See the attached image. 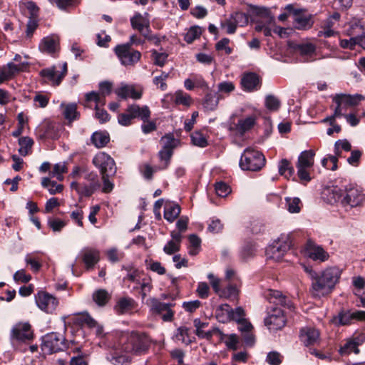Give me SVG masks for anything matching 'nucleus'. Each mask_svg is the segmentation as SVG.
I'll use <instances>...</instances> for the list:
<instances>
[{
	"mask_svg": "<svg viewBox=\"0 0 365 365\" xmlns=\"http://www.w3.org/2000/svg\"><path fill=\"white\" fill-rule=\"evenodd\" d=\"M341 276V270L328 267L320 273L310 271L311 292L314 297H322L331 293Z\"/></svg>",
	"mask_w": 365,
	"mask_h": 365,
	"instance_id": "nucleus-1",
	"label": "nucleus"
},
{
	"mask_svg": "<svg viewBox=\"0 0 365 365\" xmlns=\"http://www.w3.org/2000/svg\"><path fill=\"white\" fill-rule=\"evenodd\" d=\"M151 341L150 338L145 333L133 331L127 336L121 345V349L126 354L143 356L148 352Z\"/></svg>",
	"mask_w": 365,
	"mask_h": 365,
	"instance_id": "nucleus-2",
	"label": "nucleus"
},
{
	"mask_svg": "<svg viewBox=\"0 0 365 365\" xmlns=\"http://www.w3.org/2000/svg\"><path fill=\"white\" fill-rule=\"evenodd\" d=\"M364 99L365 97L361 94H336L332 97V101L336 104V107L331 120L333 121L334 118L343 116L349 108L357 106Z\"/></svg>",
	"mask_w": 365,
	"mask_h": 365,
	"instance_id": "nucleus-3",
	"label": "nucleus"
},
{
	"mask_svg": "<svg viewBox=\"0 0 365 365\" xmlns=\"http://www.w3.org/2000/svg\"><path fill=\"white\" fill-rule=\"evenodd\" d=\"M365 205V195L356 185H349L343 192L341 205L345 210L362 207Z\"/></svg>",
	"mask_w": 365,
	"mask_h": 365,
	"instance_id": "nucleus-4",
	"label": "nucleus"
},
{
	"mask_svg": "<svg viewBox=\"0 0 365 365\" xmlns=\"http://www.w3.org/2000/svg\"><path fill=\"white\" fill-rule=\"evenodd\" d=\"M264 164V155L251 148H247L244 150L240 160V166L244 170L257 171Z\"/></svg>",
	"mask_w": 365,
	"mask_h": 365,
	"instance_id": "nucleus-5",
	"label": "nucleus"
},
{
	"mask_svg": "<svg viewBox=\"0 0 365 365\" xmlns=\"http://www.w3.org/2000/svg\"><path fill=\"white\" fill-rule=\"evenodd\" d=\"M114 51L121 64L125 66H134L141 58L140 52L133 49L130 44L118 45L115 47Z\"/></svg>",
	"mask_w": 365,
	"mask_h": 365,
	"instance_id": "nucleus-6",
	"label": "nucleus"
},
{
	"mask_svg": "<svg viewBox=\"0 0 365 365\" xmlns=\"http://www.w3.org/2000/svg\"><path fill=\"white\" fill-rule=\"evenodd\" d=\"M290 247L291 241L288 235H281L277 240H275L267 248V257L274 261H279Z\"/></svg>",
	"mask_w": 365,
	"mask_h": 365,
	"instance_id": "nucleus-7",
	"label": "nucleus"
},
{
	"mask_svg": "<svg viewBox=\"0 0 365 365\" xmlns=\"http://www.w3.org/2000/svg\"><path fill=\"white\" fill-rule=\"evenodd\" d=\"M66 347L64 336L58 333H49L42 339L41 349L47 354L63 351Z\"/></svg>",
	"mask_w": 365,
	"mask_h": 365,
	"instance_id": "nucleus-8",
	"label": "nucleus"
},
{
	"mask_svg": "<svg viewBox=\"0 0 365 365\" xmlns=\"http://www.w3.org/2000/svg\"><path fill=\"white\" fill-rule=\"evenodd\" d=\"M93 163L100 170L101 175H114L116 172L114 160L104 152L97 153L93 159Z\"/></svg>",
	"mask_w": 365,
	"mask_h": 365,
	"instance_id": "nucleus-9",
	"label": "nucleus"
},
{
	"mask_svg": "<svg viewBox=\"0 0 365 365\" xmlns=\"http://www.w3.org/2000/svg\"><path fill=\"white\" fill-rule=\"evenodd\" d=\"M67 73V63H63L59 66H53L50 68L43 69L40 75L49 81L52 85L58 86Z\"/></svg>",
	"mask_w": 365,
	"mask_h": 365,
	"instance_id": "nucleus-10",
	"label": "nucleus"
},
{
	"mask_svg": "<svg viewBox=\"0 0 365 365\" xmlns=\"http://www.w3.org/2000/svg\"><path fill=\"white\" fill-rule=\"evenodd\" d=\"M10 337L11 340L20 342L29 341L34 338V332L29 322H18L11 329Z\"/></svg>",
	"mask_w": 365,
	"mask_h": 365,
	"instance_id": "nucleus-11",
	"label": "nucleus"
},
{
	"mask_svg": "<svg viewBox=\"0 0 365 365\" xmlns=\"http://www.w3.org/2000/svg\"><path fill=\"white\" fill-rule=\"evenodd\" d=\"M35 299L38 307L48 314H52L58 305V299L44 291L38 292Z\"/></svg>",
	"mask_w": 365,
	"mask_h": 365,
	"instance_id": "nucleus-12",
	"label": "nucleus"
},
{
	"mask_svg": "<svg viewBox=\"0 0 365 365\" xmlns=\"http://www.w3.org/2000/svg\"><path fill=\"white\" fill-rule=\"evenodd\" d=\"M264 324L270 330L282 329L286 324L284 312L280 308H272L268 317L265 318Z\"/></svg>",
	"mask_w": 365,
	"mask_h": 365,
	"instance_id": "nucleus-13",
	"label": "nucleus"
},
{
	"mask_svg": "<svg viewBox=\"0 0 365 365\" xmlns=\"http://www.w3.org/2000/svg\"><path fill=\"white\" fill-rule=\"evenodd\" d=\"M148 16L147 13L144 16L137 13L130 19L132 28L138 30L145 37H147L150 32V20Z\"/></svg>",
	"mask_w": 365,
	"mask_h": 365,
	"instance_id": "nucleus-14",
	"label": "nucleus"
},
{
	"mask_svg": "<svg viewBox=\"0 0 365 365\" xmlns=\"http://www.w3.org/2000/svg\"><path fill=\"white\" fill-rule=\"evenodd\" d=\"M365 311H356L354 312H341L335 317L333 322L337 325H348L353 320H364Z\"/></svg>",
	"mask_w": 365,
	"mask_h": 365,
	"instance_id": "nucleus-15",
	"label": "nucleus"
},
{
	"mask_svg": "<svg viewBox=\"0 0 365 365\" xmlns=\"http://www.w3.org/2000/svg\"><path fill=\"white\" fill-rule=\"evenodd\" d=\"M115 93L118 96L123 99L130 98L134 100L140 99L142 97L143 91L140 88H136L133 85H128L122 83Z\"/></svg>",
	"mask_w": 365,
	"mask_h": 365,
	"instance_id": "nucleus-16",
	"label": "nucleus"
},
{
	"mask_svg": "<svg viewBox=\"0 0 365 365\" xmlns=\"http://www.w3.org/2000/svg\"><path fill=\"white\" fill-rule=\"evenodd\" d=\"M305 250L308 257L315 261L324 262L329 257V254L321 246L312 241L307 242Z\"/></svg>",
	"mask_w": 365,
	"mask_h": 365,
	"instance_id": "nucleus-17",
	"label": "nucleus"
},
{
	"mask_svg": "<svg viewBox=\"0 0 365 365\" xmlns=\"http://www.w3.org/2000/svg\"><path fill=\"white\" fill-rule=\"evenodd\" d=\"M269 302L275 305H280L282 307H287L289 309L292 308L291 300L282 292L270 289L267 294Z\"/></svg>",
	"mask_w": 365,
	"mask_h": 365,
	"instance_id": "nucleus-18",
	"label": "nucleus"
},
{
	"mask_svg": "<svg viewBox=\"0 0 365 365\" xmlns=\"http://www.w3.org/2000/svg\"><path fill=\"white\" fill-rule=\"evenodd\" d=\"M300 339L306 346L315 345L319 339V332L312 327H304L300 331Z\"/></svg>",
	"mask_w": 365,
	"mask_h": 365,
	"instance_id": "nucleus-19",
	"label": "nucleus"
},
{
	"mask_svg": "<svg viewBox=\"0 0 365 365\" xmlns=\"http://www.w3.org/2000/svg\"><path fill=\"white\" fill-rule=\"evenodd\" d=\"M81 252L82 260L88 269L93 268L100 260V252L96 249L85 247Z\"/></svg>",
	"mask_w": 365,
	"mask_h": 365,
	"instance_id": "nucleus-20",
	"label": "nucleus"
},
{
	"mask_svg": "<svg viewBox=\"0 0 365 365\" xmlns=\"http://www.w3.org/2000/svg\"><path fill=\"white\" fill-rule=\"evenodd\" d=\"M128 111L130 112L134 118H140L143 122L148 121L150 117V110L147 106L140 107L137 104H132L128 106Z\"/></svg>",
	"mask_w": 365,
	"mask_h": 365,
	"instance_id": "nucleus-21",
	"label": "nucleus"
},
{
	"mask_svg": "<svg viewBox=\"0 0 365 365\" xmlns=\"http://www.w3.org/2000/svg\"><path fill=\"white\" fill-rule=\"evenodd\" d=\"M344 190L337 187H328L324 190L323 195L326 200L334 204L339 202L341 204V198L343 197Z\"/></svg>",
	"mask_w": 365,
	"mask_h": 365,
	"instance_id": "nucleus-22",
	"label": "nucleus"
},
{
	"mask_svg": "<svg viewBox=\"0 0 365 365\" xmlns=\"http://www.w3.org/2000/svg\"><path fill=\"white\" fill-rule=\"evenodd\" d=\"M315 153L312 150H304L301 153L298 158V161L296 165L297 168H304L309 169L314 165V157Z\"/></svg>",
	"mask_w": 365,
	"mask_h": 365,
	"instance_id": "nucleus-23",
	"label": "nucleus"
},
{
	"mask_svg": "<svg viewBox=\"0 0 365 365\" xmlns=\"http://www.w3.org/2000/svg\"><path fill=\"white\" fill-rule=\"evenodd\" d=\"M62 114L65 119L69 122H72L79 117V113L77 111V105L74 103L66 104L62 103L61 104Z\"/></svg>",
	"mask_w": 365,
	"mask_h": 365,
	"instance_id": "nucleus-24",
	"label": "nucleus"
},
{
	"mask_svg": "<svg viewBox=\"0 0 365 365\" xmlns=\"http://www.w3.org/2000/svg\"><path fill=\"white\" fill-rule=\"evenodd\" d=\"M259 83V77L254 73H250L243 76L241 84L245 91H252Z\"/></svg>",
	"mask_w": 365,
	"mask_h": 365,
	"instance_id": "nucleus-25",
	"label": "nucleus"
},
{
	"mask_svg": "<svg viewBox=\"0 0 365 365\" xmlns=\"http://www.w3.org/2000/svg\"><path fill=\"white\" fill-rule=\"evenodd\" d=\"M180 213V207L175 203L168 202L165 205L164 218L170 222H174Z\"/></svg>",
	"mask_w": 365,
	"mask_h": 365,
	"instance_id": "nucleus-26",
	"label": "nucleus"
},
{
	"mask_svg": "<svg viewBox=\"0 0 365 365\" xmlns=\"http://www.w3.org/2000/svg\"><path fill=\"white\" fill-rule=\"evenodd\" d=\"M231 313H232V309L227 304L219 306L215 311L216 318L222 323L231 321Z\"/></svg>",
	"mask_w": 365,
	"mask_h": 365,
	"instance_id": "nucleus-27",
	"label": "nucleus"
},
{
	"mask_svg": "<svg viewBox=\"0 0 365 365\" xmlns=\"http://www.w3.org/2000/svg\"><path fill=\"white\" fill-rule=\"evenodd\" d=\"M42 131L39 133V138H56L58 137V126L53 123H47L40 128Z\"/></svg>",
	"mask_w": 365,
	"mask_h": 365,
	"instance_id": "nucleus-28",
	"label": "nucleus"
},
{
	"mask_svg": "<svg viewBox=\"0 0 365 365\" xmlns=\"http://www.w3.org/2000/svg\"><path fill=\"white\" fill-rule=\"evenodd\" d=\"M294 25L297 29L306 30L312 26L313 22L310 16H304L298 13L295 14L294 17Z\"/></svg>",
	"mask_w": 365,
	"mask_h": 365,
	"instance_id": "nucleus-29",
	"label": "nucleus"
},
{
	"mask_svg": "<svg viewBox=\"0 0 365 365\" xmlns=\"http://www.w3.org/2000/svg\"><path fill=\"white\" fill-rule=\"evenodd\" d=\"M220 99V94L208 93L205 96L202 106L207 110H215L218 106Z\"/></svg>",
	"mask_w": 365,
	"mask_h": 365,
	"instance_id": "nucleus-30",
	"label": "nucleus"
},
{
	"mask_svg": "<svg viewBox=\"0 0 365 365\" xmlns=\"http://www.w3.org/2000/svg\"><path fill=\"white\" fill-rule=\"evenodd\" d=\"M255 122L256 117L255 115L248 116L244 119L239 120L236 125V129L241 135H243L254 126Z\"/></svg>",
	"mask_w": 365,
	"mask_h": 365,
	"instance_id": "nucleus-31",
	"label": "nucleus"
},
{
	"mask_svg": "<svg viewBox=\"0 0 365 365\" xmlns=\"http://www.w3.org/2000/svg\"><path fill=\"white\" fill-rule=\"evenodd\" d=\"M218 295L231 301H238L239 289L235 285L229 284L221 289Z\"/></svg>",
	"mask_w": 365,
	"mask_h": 365,
	"instance_id": "nucleus-32",
	"label": "nucleus"
},
{
	"mask_svg": "<svg viewBox=\"0 0 365 365\" xmlns=\"http://www.w3.org/2000/svg\"><path fill=\"white\" fill-rule=\"evenodd\" d=\"M92 143L98 148L105 147L110 140L108 133L103 132H95L91 136Z\"/></svg>",
	"mask_w": 365,
	"mask_h": 365,
	"instance_id": "nucleus-33",
	"label": "nucleus"
},
{
	"mask_svg": "<svg viewBox=\"0 0 365 365\" xmlns=\"http://www.w3.org/2000/svg\"><path fill=\"white\" fill-rule=\"evenodd\" d=\"M23 67V65H16L13 63H9L1 69V71L8 80H10L13 78L16 73L21 71Z\"/></svg>",
	"mask_w": 365,
	"mask_h": 365,
	"instance_id": "nucleus-34",
	"label": "nucleus"
},
{
	"mask_svg": "<svg viewBox=\"0 0 365 365\" xmlns=\"http://www.w3.org/2000/svg\"><path fill=\"white\" fill-rule=\"evenodd\" d=\"M19 153L21 155L26 156L31 153L34 140L29 137H21L19 139Z\"/></svg>",
	"mask_w": 365,
	"mask_h": 365,
	"instance_id": "nucleus-35",
	"label": "nucleus"
},
{
	"mask_svg": "<svg viewBox=\"0 0 365 365\" xmlns=\"http://www.w3.org/2000/svg\"><path fill=\"white\" fill-rule=\"evenodd\" d=\"M134 307V300L130 298L120 299L117 305L115 310L119 314H123L131 310Z\"/></svg>",
	"mask_w": 365,
	"mask_h": 365,
	"instance_id": "nucleus-36",
	"label": "nucleus"
},
{
	"mask_svg": "<svg viewBox=\"0 0 365 365\" xmlns=\"http://www.w3.org/2000/svg\"><path fill=\"white\" fill-rule=\"evenodd\" d=\"M41 185L43 187L48 188V190L50 194L55 195L56 193H59L63 190V185L61 184H57L55 181L51 180L48 178H43L41 180Z\"/></svg>",
	"mask_w": 365,
	"mask_h": 365,
	"instance_id": "nucleus-37",
	"label": "nucleus"
},
{
	"mask_svg": "<svg viewBox=\"0 0 365 365\" xmlns=\"http://www.w3.org/2000/svg\"><path fill=\"white\" fill-rule=\"evenodd\" d=\"M110 297L108 292L103 289L96 290L93 294V299L98 306H104L109 301Z\"/></svg>",
	"mask_w": 365,
	"mask_h": 365,
	"instance_id": "nucleus-38",
	"label": "nucleus"
},
{
	"mask_svg": "<svg viewBox=\"0 0 365 365\" xmlns=\"http://www.w3.org/2000/svg\"><path fill=\"white\" fill-rule=\"evenodd\" d=\"M56 46V41L53 37L47 36L42 39L39 47L41 51L52 53L55 52Z\"/></svg>",
	"mask_w": 365,
	"mask_h": 365,
	"instance_id": "nucleus-39",
	"label": "nucleus"
},
{
	"mask_svg": "<svg viewBox=\"0 0 365 365\" xmlns=\"http://www.w3.org/2000/svg\"><path fill=\"white\" fill-rule=\"evenodd\" d=\"M174 96V102L177 105H182L185 107H190L192 103L191 96L182 91H176Z\"/></svg>",
	"mask_w": 365,
	"mask_h": 365,
	"instance_id": "nucleus-40",
	"label": "nucleus"
},
{
	"mask_svg": "<svg viewBox=\"0 0 365 365\" xmlns=\"http://www.w3.org/2000/svg\"><path fill=\"white\" fill-rule=\"evenodd\" d=\"M294 168L287 159H282L279 163V173L286 178H290L294 174Z\"/></svg>",
	"mask_w": 365,
	"mask_h": 365,
	"instance_id": "nucleus-41",
	"label": "nucleus"
},
{
	"mask_svg": "<svg viewBox=\"0 0 365 365\" xmlns=\"http://www.w3.org/2000/svg\"><path fill=\"white\" fill-rule=\"evenodd\" d=\"M68 168L65 162L54 165L52 171L50 173L51 177L56 178L59 181L63 180V174L67 173Z\"/></svg>",
	"mask_w": 365,
	"mask_h": 365,
	"instance_id": "nucleus-42",
	"label": "nucleus"
},
{
	"mask_svg": "<svg viewBox=\"0 0 365 365\" xmlns=\"http://www.w3.org/2000/svg\"><path fill=\"white\" fill-rule=\"evenodd\" d=\"M202 34V29L200 26H194L190 28L185 34L184 40L187 43H192L195 39L200 38Z\"/></svg>",
	"mask_w": 365,
	"mask_h": 365,
	"instance_id": "nucleus-43",
	"label": "nucleus"
},
{
	"mask_svg": "<svg viewBox=\"0 0 365 365\" xmlns=\"http://www.w3.org/2000/svg\"><path fill=\"white\" fill-rule=\"evenodd\" d=\"M287 207L291 213H298L301 210V200L298 197H286Z\"/></svg>",
	"mask_w": 365,
	"mask_h": 365,
	"instance_id": "nucleus-44",
	"label": "nucleus"
},
{
	"mask_svg": "<svg viewBox=\"0 0 365 365\" xmlns=\"http://www.w3.org/2000/svg\"><path fill=\"white\" fill-rule=\"evenodd\" d=\"M189 329L185 327H180L177 329L175 338L178 341L188 345L191 343V339L189 337Z\"/></svg>",
	"mask_w": 365,
	"mask_h": 365,
	"instance_id": "nucleus-45",
	"label": "nucleus"
},
{
	"mask_svg": "<svg viewBox=\"0 0 365 365\" xmlns=\"http://www.w3.org/2000/svg\"><path fill=\"white\" fill-rule=\"evenodd\" d=\"M161 141L163 143V150L173 151L175 148L177 147L178 141L176 140L173 135H166L161 138Z\"/></svg>",
	"mask_w": 365,
	"mask_h": 365,
	"instance_id": "nucleus-46",
	"label": "nucleus"
},
{
	"mask_svg": "<svg viewBox=\"0 0 365 365\" xmlns=\"http://www.w3.org/2000/svg\"><path fill=\"white\" fill-rule=\"evenodd\" d=\"M150 307L153 313L162 315L166 309L170 307V304L160 302L155 299H152Z\"/></svg>",
	"mask_w": 365,
	"mask_h": 365,
	"instance_id": "nucleus-47",
	"label": "nucleus"
},
{
	"mask_svg": "<svg viewBox=\"0 0 365 365\" xmlns=\"http://www.w3.org/2000/svg\"><path fill=\"white\" fill-rule=\"evenodd\" d=\"M152 59L154 63L158 66H163L168 58V53L165 52H158L156 50H152Z\"/></svg>",
	"mask_w": 365,
	"mask_h": 365,
	"instance_id": "nucleus-48",
	"label": "nucleus"
},
{
	"mask_svg": "<svg viewBox=\"0 0 365 365\" xmlns=\"http://www.w3.org/2000/svg\"><path fill=\"white\" fill-rule=\"evenodd\" d=\"M237 26H244L248 24V16L243 12H235L230 15Z\"/></svg>",
	"mask_w": 365,
	"mask_h": 365,
	"instance_id": "nucleus-49",
	"label": "nucleus"
},
{
	"mask_svg": "<svg viewBox=\"0 0 365 365\" xmlns=\"http://www.w3.org/2000/svg\"><path fill=\"white\" fill-rule=\"evenodd\" d=\"M191 140L195 145L205 148L208 143L205 136L200 132H194L191 135Z\"/></svg>",
	"mask_w": 365,
	"mask_h": 365,
	"instance_id": "nucleus-50",
	"label": "nucleus"
},
{
	"mask_svg": "<svg viewBox=\"0 0 365 365\" xmlns=\"http://www.w3.org/2000/svg\"><path fill=\"white\" fill-rule=\"evenodd\" d=\"M173 153V151L163 149L159 151L158 156L162 163V165L159 167V169H165L168 167Z\"/></svg>",
	"mask_w": 365,
	"mask_h": 365,
	"instance_id": "nucleus-51",
	"label": "nucleus"
},
{
	"mask_svg": "<svg viewBox=\"0 0 365 365\" xmlns=\"http://www.w3.org/2000/svg\"><path fill=\"white\" fill-rule=\"evenodd\" d=\"M220 27L225 30L226 34H233L236 32L237 26L230 16L228 19L220 22Z\"/></svg>",
	"mask_w": 365,
	"mask_h": 365,
	"instance_id": "nucleus-52",
	"label": "nucleus"
},
{
	"mask_svg": "<svg viewBox=\"0 0 365 365\" xmlns=\"http://www.w3.org/2000/svg\"><path fill=\"white\" fill-rule=\"evenodd\" d=\"M339 351L341 355H348L353 352L358 354L359 350L357 347V344L351 341L346 342L343 346H341Z\"/></svg>",
	"mask_w": 365,
	"mask_h": 365,
	"instance_id": "nucleus-53",
	"label": "nucleus"
},
{
	"mask_svg": "<svg viewBox=\"0 0 365 365\" xmlns=\"http://www.w3.org/2000/svg\"><path fill=\"white\" fill-rule=\"evenodd\" d=\"M99 187H100V183L98 182V181H97L96 182H92L89 185H81L79 195L89 197Z\"/></svg>",
	"mask_w": 365,
	"mask_h": 365,
	"instance_id": "nucleus-54",
	"label": "nucleus"
},
{
	"mask_svg": "<svg viewBox=\"0 0 365 365\" xmlns=\"http://www.w3.org/2000/svg\"><path fill=\"white\" fill-rule=\"evenodd\" d=\"M235 89V84L231 81H222L217 85V91L219 93L229 95Z\"/></svg>",
	"mask_w": 365,
	"mask_h": 365,
	"instance_id": "nucleus-55",
	"label": "nucleus"
},
{
	"mask_svg": "<svg viewBox=\"0 0 365 365\" xmlns=\"http://www.w3.org/2000/svg\"><path fill=\"white\" fill-rule=\"evenodd\" d=\"M86 106H89L88 103L91 101H94L98 106L99 104L104 105L105 103V99H102L101 95L95 91H91L86 94Z\"/></svg>",
	"mask_w": 365,
	"mask_h": 365,
	"instance_id": "nucleus-56",
	"label": "nucleus"
},
{
	"mask_svg": "<svg viewBox=\"0 0 365 365\" xmlns=\"http://www.w3.org/2000/svg\"><path fill=\"white\" fill-rule=\"evenodd\" d=\"M265 106L270 110H277L280 106V101L272 95H268L265 99Z\"/></svg>",
	"mask_w": 365,
	"mask_h": 365,
	"instance_id": "nucleus-57",
	"label": "nucleus"
},
{
	"mask_svg": "<svg viewBox=\"0 0 365 365\" xmlns=\"http://www.w3.org/2000/svg\"><path fill=\"white\" fill-rule=\"evenodd\" d=\"M230 39L228 38H222L215 44V49L218 51L224 50L227 55L232 53V48L229 46Z\"/></svg>",
	"mask_w": 365,
	"mask_h": 365,
	"instance_id": "nucleus-58",
	"label": "nucleus"
},
{
	"mask_svg": "<svg viewBox=\"0 0 365 365\" xmlns=\"http://www.w3.org/2000/svg\"><path fill=\"white\" fill-rule=\"evenodd\" d=\"M266 361L270 365H280L282 362V356L277 351L268 353Z\"/></svg>",
	"mask_w": 365,
	"mask_h": 365,
	"instance_id": "nucleus-59",
	"label": "nucleus"
},
{
	"mask_svg": "<svg viewBox=\"0 0 365 365\" xmlns=\"http://www.w3.org/2000/svg\"><path fill=\"white\" fill-rule=\"evenodd\" d=\"M18 120V128L16 130L13 131L12 135L15 138H17L21 135L23 133L24 125L27 122V119L24 118V115L23 113H19L17 115Z\"/></svg>",
	"mask_w": 365,
	"mask_h": 365,
	"instance_id": "nucleus-60",
	"label": "nucleus"
},
{
	"mask_svg": "<svg viewBox=\"0 0 365 365\" xmlns=\"http://www.w3.org/2000/svg\"><path fill=\"white\" fill-rule=\"evenodd\" d=\"M215 187L216 194L220 197H225L231 192L230 187L223 182H216Z\"/></svg>",
	"mask_w": 365,
	"mask_h": 365,
	"instance_id": "nucleus-61",
	"label": "nucleus"
},
{
	"mask_svg": "<svg viewBox=\"0 0 365 365\" xmlns=\"http://www.w3.org/2000/svg\"><path fill=\"white\" fill-rule=\"evenodd\" d=\"M66 225L65 221L57 218L49 219L48 220V225L53 232H60Z\"/></svg>",
	"mask_w": 365,
	"mask_h": 365,
	"instance_id": "nucleus-62",
	"label": "nucleus"
},
{
	"mask_svg": "<svg viewBox=\"0 0 365 365\" xmlns=\"http://www.w3.org/2000/svg\"><path fill=\"white\" fill-rule=\"evenodd\" d=\"M359 38L357 36L354 37H351L349 39H341L340 40V46L343 48H348L350 50H354L355 48L356 45H359Z\"/></svg>",
	"mask_w": 365,
	"mask_h": 365,
	"instance_id": "nucleus-63",
	"label": "nucleus"
},
{
	"mask_svg": "<svg viewBox=\"0 0 365 365\" xmlns=\"http://www.w3.org/2000/svg\"><path fill=\"white\" fill-rule=\"evenodd\" d=\"M14 279L16 282L27 283L31 279V276L26 274L24 269H20L14 273Z\"/></svg>",
	"mask_w": 365,
	"mask_h": 365,
	"instance_id": "nucleus-64",
	"label": "nucleus"
}]
</instances>
